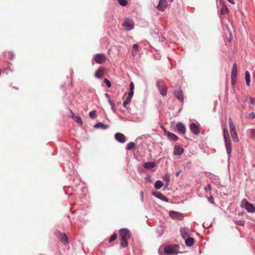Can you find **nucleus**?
<instances>
[{
    "instance_id": "58836bf2",
    "label": "nucleus",
    "mask_w": 255,
    "mask_h": 255,
    "mask_svg": "<svg viewBox=\"0 0 255 255\" xmlns=\"http://www.w3.org/2000/svg\"><path fill=\"white\" fill-rule=\"evenodd\" d=\"M237 77L231 76V84L235 85L236 82Z\"/></svg>"
},
{
    "instance_id": "412c9836",
    "label": "nucleus",
    "mask_w": 255,
    "mask_h": 255,
    "mask_svg": "<svg viewBox=\"0 0 255 255\" xmlns=\"http://www.w3.org/2000/svg\"><path fill=\"white\" fill-rule=\"evenodd\" d=\"M174 95L180 102L183 101V94L182 91H179L174 92Z\"/></svg>"
},
{
    "instance_id": "4468645a",
    "label": "nucleus",
    "mask_w": 255,
    "mask_h": 255,
    "mask_svg": "<svg viewBox=\"0 0 255 255\" xmlns=\"http://www.w3.org/2000/svg\"><path fill=\"white\" fill-rule=\"evenodd\" d=\"M105 69L102 67L96 71L95 76L98 79H101L104 75Z\"/></svg>"
},
{
    "instance_id": "72a5a7b5",
    "label": "nucleus",
    "mask_w": 255,
    "mask_h": 255,
    "mask_svg": "<svg viewBox=\"0 0 255 255\" xmlns=\"http://www.w3.org/2000/svg\"><path fill=\"white\" fill-rule=\"evenodd\" d=\"M221 12L222 14H223L227 13L228 12V8L225 6H223L221 8Z\"/></svg>"
},
{
    "instance_id": "603ef678",
    "label": "nucleus",
    "mask_w": 255,
    "mask_h": 255,
    "mask_svg": "<svg viewBox=\"0 0 255 255\" xmlns=\"http://www.w3.org/2000/svg\"><path fill=\"white\" fill-rule=\"evenodd\" d=\"M251 102L252 104H254L255 103V102H254V99L253 98H251Z\"/></svg>"
},
{
    "instance_id": "c85d7f7f",
    "label": "nucleus",
    "mask_w": 255,
    "mask_h": 255,
    "mask_svg": "<svg viewBox=\"0 0 255 255\" xmlns=\"http://www.w3.org/2000/svg\"><path fill=\"white\" fill-rule=\"evenodd\" d=\"M139 46L137 44H133L132 46V54L134 55L138 51Z\"/></svg>"
},
{
    "instance_id": "7ed1b4c3",
    "label": "nucleus",
    "mask_w": 255,
    "mask_h": 255,
    "mask_svg": "<svg viewBox=\"0 0 255 255\" xmlns=\"http://www.w3.org/2000/svg\"><path fill=\"white\" fill-rule=\"evenodd\" d=\"M229 125L230 132L233 141L238 142L239 141V137L231 118L229 119Z\"/></svg>"
},
{
    "instance_id": "f8f14e48",
    "label": "nucleus",
    "mask_w": 255,
    "mask_h": 255,
    "mask_svg": "<svg viewBox=\"0 0 255 255\" xmlns=\"http://www.w3.org/2000/svg\"><path fill=\"white\" fill-rule=\"evenodd\" d=\"M177 130L181 133L184 134L186 132V128L183 123L178 122L176 124Z\"/></svg>"
},
{
    "instance_id": "79ce46f5",
    "label": "nucleus",
    "mask_w": 255,
    "mask_h": 255,
    "mask_svg": "<svg viewBox=\"0 0 255 255\" xmlns=\"http://www.w3.org/2000/svg\"><path fill=\"white\" fill-rule=\"evenodd\" d=\"M133 95V91H130V92L128 93V96L127 98L128 99H131V98L132 97Z\"/></svg>"
},
{
    "instance_id": "a18cd8bd",
    "label": "nucleus",
    "mask_w": 255,
    "mask_h": 255,
    "mask_svg": "<svg viewBox=\"0 0 255 255\" xmlns=\"http://www.w3.org/2000/svg\"><path fill=\"white\" fill-rule=\"evenodd\" d=\"M208 201L212 204H213L214 203V198L213 196H211L208 198Z\"/></svg>"
},
{
    "instance_id": "8fccbe9b",
    "label": "nucleus",
    "mask_w": 255,
    "mask_h": 255,
    "mask_svg": "<svg viewBox=\"0 0 255 255\" xmlns=\"http://www.w3.org/2000/svg\"><path fill=\"white\" fill-rule=\"evenodd\" d=\"M230 3L232 4H234L235 2L233 0H227Z\"/></svg>"
},
{
    "instance_id": "ddd939ff",
    "label": "nucleus",
    "mask_w": 255,
    "mask_h": 255,
    "mask_svg": "<svg viewBox=\"0 0 255 255\" xmlns=\"http://www.w3.org/2000/svg\"><path fill=\"white\" fill-rule=\"evenodd\" d=\"M116 139L121 143H124L126 141L125 136L121 133L118 132L115 135Z\"/></svg>"
},
{
    "instance_id": "a878e982",
    "label": "nucleus",
    "mask_w": 255,
    "mask_h": 255,
    "mask_svg": "<svg viewBox=\"0 0 255 255\" xmlns=\"http://www.w3.org/2000/svg\"><path fill=\"white\" fill-rule=\"evenodd\" d=\"M245 79L247 85L249 86L251 81V78L250 73L248 71L245 72Z\"/></svg>"
},
{
    "instance_id": "c03bdc74",
    "label": "nucleus",
    "mask_w": 255,
    "mask_h": 255,
    "mask_svg": "<svg viewBox=\"0 0 255 255\" xmlns=\"http://www.w3.org/2000/svg\"><path fill=\"white\" fill-rule=\"evenodd\" d=\"M130 91H133L134 86L133 82H131L129 84Z\"/></svg>"
},
{
    "instance_id": "bb28decb",
    "label": "nucleus",
    "mask_w": 255,
    "mask_h": 255,
    "mask_svg": "<svg viewBox=\"0 0 255 255\" xmlns=\"http://www.w3.org/2000/svg\"><path fill=\"white\" fill-rule=\"evenodd\" d=\"M163 179L166 182L165 187H167L170 181V175L168 174H166L163 176Z\"/></svg>"
},
{
    "instance_id": "4d7b16f0",
    "label": "nucleus",
    "mask_w": 255,
    "mask_h": 255,
    "mask_svg": "<svg viewBox=\"0 0 255 255\" xmlns=\"http://www.w3.org/2000/svg\"><path fill=\"white\" fill-rule=\"evenodd\" d=\"M170 2H172L173 0H169Z\"/></svg>"
},
{
    "instance_id": "4c0bfd02",
    "label": "nucleus",
    "mask_w": 255,
    "mask_h": 255,
    "mask_svg": "<svg viewBox=\"0 0 255 255\" xmlns=\"http://www.w3.org/2000/svg\"><path fill=\"white\" fill-rule=\"evenodd\" d=\"M204 189L206 192L210 191L212 189L211 185L210 184H208L207 186L204 188Z\"/></svg>"
},
{
    "instance_id": "de8ad7c7",
    "label": "nucleus",
    "mask_w": 255,
    "mask_h": 255,
    "mask_svg": "<svg viewBox=\"0 0 255 255\" xmlns=\"http://www.w3.org/2000/svg\"><path fill=\"white\" fill-rule=\"evenodd\" d=\"M140 197H141V200L142 201L143 200V192L142 191H141L140 192Z\"/></svg>"
},
{
    "instance_id": "ea45409f",
    "label": "nucleus",
    "mask_w": 255,
    "mask_h": 255,
    "mask_svg": "<svg viewBox=\"0 0 255 255\" xmlns=\"http://www.w3.org/2000/svg\"><path fill=\"white\" fill-rule=\"evenodd\" d=\"M248 118L250 119H253L255 118V113L252 112L248 115Z\"/></svg>"
},
{
    "instance_id": "37998d69",
    "label": "nucleus",
    "mask_w": 255,
    "mask_h": 255,
    "mask_svg": "<svg viewBox=\"0 0 255 255\" xmlns=\"http://www.w3.org/2000/svg\"><path fill=\"white\" fill-rule=\"evenodd\" d=\"M251 133V138L255 137V129H252Z\"/></svg>"
},
{
    "instance_id": "a211bd4d",
    "label": "nucleus",
    "mask_w": 255,
    "mask_h": 255,
    "mask_svg": "<svg viewBox=\"0 0 255 255\" xmlns=\"http://www.w3.org/2000/svg\"><path fill=\"white\" fill-rule=\"evenodd\" d=\"M58 237L61 242L64 244H67L68 243V238L65 234L59 233Z\"/></svg>"
},
{
    "instance_id": "0eeeda50",
    "label": "nucleus",
    "mask_w": 255,
    "mask_h": 255,
    "mask_svg": "<svg viewBox=\"0 0 255 255\" xmlns=\"http://www.w3.org/2000/svg\"><path fill=\"white\" fill-rule=\"evenodd\" d=\"M122 25L126 30H130L134 27V22L131 18H126L123 21Z\"/></svg>"
},
{
    "instance_id": "9b49d317",
    "label": "nucleus",
    "mask_w": 255,
    "mask_h": 255,
    "mask_svg": "<svg viewBox=\"0 0 255 255\" xmlns=\"http://www.w3.org/2000/svg\"><path fill=\"white\" fill-rule=\"evenodd\" d=\"M190 129L193 134L198 135L200 133L199 127L195 123H191L189 126Z\"/></svg>"
},
{
    "instance_id": "b1692460",
    "label": "nucleus",
    "mask_w": 255,
    "mask_h": 255,
    "mask_svg": "<svg viewBox=\"0 0 255 255\" xmlns=\"http://www.w3.org/2000/svg\"><path fill=\"white\" fill-rule=\"evenodd\" d=\"M169 214L172 218L175 219H178L180 217V214L175 211H170Z\"/></svg>"
},
{
    "instance_id": "f257e3e1",
    "label": "nucleus",
    "mask_w": 255,
    "mask_h": 255,
    "mask_svg": "<svg viewBox=\"0 0 255 255\" xmlns=\"http://www.w3.org/2000/svg\"><path fill=\"white\" fill-rule=\"evenodd\" d=\"M120 236L121 237V245L123 248L128 246V240L130 238V232L127 229H122L120 231Z\"/></svg>"
},
{
    "instance_id": "dca6fc26",
    "label": "nucleus",
    "mask_w": 255,
    "mask_h": 255,
    "mask_svg": "<svg viewBox=\"0 0 255 255\" xmlns=\"http://www.w3.org/2000/svg\"><path fill=\"white\" fill-rule=\"evenodd\" d=\"M210 178V179H211L212 182L213 184H214L216 185H218L220 184V178L218 176L215 175L214 174H211Z\"/></svg>"
},
{
    "instance_id": "7c9ffc66",
    "label": "nucleus",
    "mask_w": 255,
    "mask_h": 255,
    "mask_svg": "<svg viewBox=\"0 0 255 255\" xmlns=\"http://www.w3.org/2000/svg\"><path fill=\"white\" fill-rule=\"evenodd\" d=\"M89 117L91 118V119H95L97 117V114H96V112L94 110L93 111H91L90 113H89Z\"/></svg>"
},
{
    "instance_id": "09e8293b",
    "label": "nucleus",
    "mask_w": 255,
    "mask_h": 255,
    "mask_svg": "<svg viewBox=\"0 0 255 255\" xmlns=\"http://www.w3.org/2000/svg\"><path fill=\"white\" fill-rule=\"evenodd\" d=\"M180 173H181L180 171H178L176 172L175 173V176H177V177L179 176L180 174Z\"/></svg>"
},
{
    "instance_id": "a19ab883",
    "label": "nucleus",
    "mask_w": 255,
    "mask_h": 255,
    "mask_svg": "<svg viewBox=\"0 0 255 255\" xmlns=\"http://www.w3.org/2000/svg\"><path fill=\"white\" fill-rule=\"evenodd\" d=\"M116 239H117V235L114 234L111 237V238L109 240V242H112V241L115 240Z\"/></svg>"
},
{
    "instance_id": "9d476101",
    "label": "nucleus",
    "mask_w": 255,
    "mask_h": 255,
    "mask_svg": "<svg viewBox=\"0 0 255 255\" xmlns=\"http://www.w3.org/2000/svg\"><path fill=\"white\" fill-rule=\"evenodd\" d=\"M167 1L166 0H160L157 6V8L161 11H163L167 6Z\"/></svg>"
},
{
    "instance_id": "4be33fe9",
    "label": "nucleus",
    "mask_w": 255,
    "mask_h": 255,
    "mask_svg": "<svg viewBox=\"0 0 255 255\" xmlns=\"http://www.w3.org/2000/svg\"><path fill=\"white\" fill-rule=\"evenodd\" d=\"M94 127L96 128H101L103 129H106L109 128V126L106 124H104L102 123H98L95 125Z\"/></svg>"
},
{
    "instance_id": "f03ea898",
    "label": "nucleus",
    "mask_w": 255,
    "mask_h": 255,
    "mask_svg": "<svg viewBox=\"0 0 255 255\" xmlns=\"http://www.w3.org/2000/svg\"><path fill=\"white\" fill-rule=\"evenodd\" d=\"M223 136L225 141V147L227 149L229 158H230L232 150V143L228 131L226 128L223 129Z\"/></svg>"
},
{
    "instance_id": "6ab92c4d",
    "label": "nucleus",
    "mask_w": 255,
    "mask_h": 255,
    "mask_svg": "<svg viewBox=\"0 0 255 255\" xmlns=\"http://www.w3.org/2000/svg\"><path fill=\"white\" fill-rule=\"evenodd\" d=\"M185 245L187 247H191L194 243V239L190 237L186 238L185 239Z\"/></svg>"
},
{
    "instance_id": "5fc2aeb1",
    "label": "nucleus",
    "mask_w": 255,
    "mask_h": 255,
    "mask_svg": "<svg viewBox=\"0 0 255 255\" xmlns=\"http://www.w3.org/2000/svg\"><path fill=\"white\" fill-rule=\"evenodd\" d=\"M253 77L255 79V72H254V74H253Z\"/></svg>"
},
{
    "instance_id": "cd10ccee",
    "label": "nucleus",
    "mask_w": 255,
    "mask_h": 255,
    "mask_svg": "<svg viewBox=\"0 0 255 255\" xmlns=\"http://www.w3.org/2000/svg\"><path fill=\"white\" fill-rule=\"evenodd\" d=\"M163 186V182L160 180H157L154 184V187L156 189H159Z\"/></svg>"
},
{
    "instance_id": "5701e85b",
    "label": "nucleus",
    "mask_w": 255,
    "mask_h": 255,
    "mask_svg": "<svg viewBox=\"0 0 255 255\" xmlns=\"http://www.w3.org/2000/svg\"><path fill=\"white\" fill-rule=\"evenodd\" d=\"M167 136L169 139L173 141H176L178 139V136L175 134L169 132L167 133Z\"/></svg>"
},
{
    "instance_id": "2eb2a0df",
    "label": "nucleus",
    "mask_w": 255,
    "mask_h": 255,
    "mask_svg": "<svg viewBox=\"0 0 255 255\" xmlns=\"http://www.w3.org/2000/svg\"><path fill=\"white\" fill-rule=\"evenodd\" d=\"M184 152V149L179 145H175L174 148V154L175 155H180Z\"/></svg>"
},
{
    "instance_id": "f3484780",
    "label": "nucleus",
    "mask_w": 255,
    "mask_h": 255,
    "mask_svg": "<svg viewBox=\"0 0 255 255\" xmlns=\"http://www.w3.org/2000/svg\"><path fill=\"white\" fill-rule=\"evenodd\" d=\"M153 194L155 197L160 199L162 201L165 202H168V199L159 192H154Z\"/></svg>"
},
{
    "instance_id": "473e14b6",
    "label": "nucleus",
    "mask_w": 255,
    "mask_h": 255,
    "mask_svg": "<svg viewBox=\"0 0 255 255\" xmlns=\"http://www.w3.org/2000/svg\"><path fill=\"white\" fill-rule=\"evenodd\" d=\"M234 222L240 226H243L245 224V221L244 220H236Z\"/></svg>"
},
{
    "instance_id": "423d86ee",
    "label": "nucleus",
    "mask_w": 255,
    "mask_h": 255,
    "mask_svg": "<svg viewBox=\"0 0 255 255\" xmlns=\"http://www.w3.org/2000/svg\"><path fill=\"white\" fill-rule=\"evenodd\" d=\"M156 85L158 89L160 94L162 96H165L167 94V89L164 82L162 80H159L157 81Z\"/></svg>"
},
{
    "instance_id": "aec40b11",
    "label": "nucleus",
    "mask_w": 255,
    "mask_h": 255,
    "mask_svg": "<svg viewBox=\"0 0 255 255\" xmlns=\"http://www.w3.org/2000/svg\"><path fill=\"white\" fill-rule=\"evenodd\" d=\"M155 163L152 161L146 162H145L143 164V167L145 169H151L155 167Z\"/></svg>"
},
{
    "instance_id": "3c124183",
    "label": "nucleus",
    "mask_w": 255,
    "mask_h": 255,
    "mask_svg": "<svg viewBox=\"0 0 255 255\" xmlns=\"http://www.w3.org/2000/svg\"><path fill=\"white\" fill-rule=\"evenodd\" d=\"M105 96L108 98V99H109V98H110V95H109L108 94H107V93H106V94H105Z\"/></svg>"
},
{
    "instance_id": "13d9d810",
    "label": "nucleus",
    "mask_w": 255,
    "mask_h": 255,
    "mask_svg": "<svg viewBox=\"0 0 255 255\" xmlns=\"http://www.w3.org/2000/svg\"><path fill=\"white\" fill-rule=\"evenodd\" d=\"M162 234V233H161V234H160L159 236H161V235Z\"/></svg>"
},
{
    "instance_id": "c756f323",
    "label": "nucleus",
    "mask_w": 255,
    "mask_h": 255,
    "mask_svg": "<svg viewBox=\"0 0 255 255\" xmlns=\"http://www.w3.org/2000/svg\"><path fill=\"white\" fill-rule=\"evenodd\" d=\"M135 145V144L134 143V142H130L129 143H128V145H127V147H126V149L127 150H130L131 149H132V148H133Z\"/></svg>"
},
{
    "instance_id": "f704fd0d",
    "label": "nucleus",
    "mask_w": 255,
    "mask_h": 255,
    "mask_svg": "<svg viewBox=\"0 0 255 255\" xmlns=\"http://www.w3.org/2000/svg\"><path fill=\"white\" fill-rule=\"evenodd\" d=\"M131 100L130 99H128V98H127L126 100L123 103V106L124 107H126L127 105H128L129 103H130L131 102Z\"/></svg>"
},
{
    "instance_id": "864d4df0",
    "label": "nucleus",
    "mask_w": 255,
    "mask_h": 255,
    "mask_svg": "<svg viewBox=\"0 0 255 255\" xmlns=\"http://www.w3.org/2000/svg\"><path fill=\"white\" fill-rule=\"evenodd\" d=\"M112 110H113V111L114 112H115V108H114V105H113V108H112Z\"/></svg>"
},
{
    "instance_id": "2f4dec72",
    "label": "nucleus",
    "mask_w": 255,
    "mask_h": 255,
    "mask_svg": "<svg viewBox=\"0 0 255 255\" xmlns=\"http://www.w3.org/2000/svg\"><path fill=\"white\" fill-rule=\"evenodd\" d=\"M119 4L123 6H126L128 4V2L127 0H118Z\"/></svg>"
},
{
    "instance_id": "39448f33",
    "label": "nucleus",
    "mask_w": 255,
    "mask_h": 255,
    "mask_svg": "<svg viewBox=\"0 0 255 255\" xmlns=\"http://www.w3.org/2000/svg\"><path fill=\"white\" fill-rule=\"evenodd\" d=\"M241 207L245 208L249 213H254L255 212V207L251 203H250L246 199L242 200Z\"/></svg>"
},
{
    "instance_id": "1a4fd4ad",
    "label": "nucleus",
    "mask_w": 255,
    "mask_h": 255,
    "mask_svg": "<svg viewBox=\"0 0 255 255\" xmlns=\"http://www.w3.org/2000/svg\"><path fill=\"white\" fill-rule=\"evenodd\" d=\"M180 232L181 236L184 239L190 237L191 235L189 228L186 227L181 228Z\"/></svg>"
},
{
    "instance_id": "20e7f679",
    "label": "nucleus",
    "mask_w": 255,
    "mask_h": 255,
    "mask_svg": "<svg viewBox=\"0 0 255 255\" xmlns=\"http://www.w3.org/2000/svg\"><path fill=\"white\" fill-rule=\"evenodd\" d=\"M179 248L178 245L166 246L164 248V252L166 255H176L178 254L177 251Z\"/></svg>"
},
{
    "instance_id": "6e6d98bb",
    "label": "nucleus",
    "mask_w": 255,
    "mask_h": 255,
    "mask_svg": "<svg viewBox=\"0 0 255 255\" xmlns=\"http://www.w3.org/2000/svg\"><path fill=\"white\" fill-rule=\"evenodd\" d=\"M238 215H243V214H242V213H239L238 214Z\"/></svg>"
},
{
    "instance_id": "6e6552de",
    "label": "nucleus",
    "mask_w": 255,
    "mask_h": 255,
    "mask_svg": "<svg viewBox=\"0 0 255 255\" xmlns=\"http://www.w3.org/2000/svg\"><path fill=\"white\" fill-rule=\"evenodd\" d=\"M94 59L96 63L98 64H102L106 60L105 54H97L95 55Z\"/></svg>"
},
{
    "instance_id": "393cba45",
    "label": "nucleus",
    "mask_w": 255,
    "mask_h": 255,
    "mask_svg": "<svg viewBox=\"0 0 255 255\" xmlns=\"http://www.w3.org/2000/svg\"><path fill=\"white\" fill-rule=\"evenodd\" d=\"M237 68L236 63H234L233 65L231 76L237 77Z\"/></svg>"
},
{
    "instance_id": "c9c22d12",
    "label": "nucleus",
    "mask_w": 255,
    "mask_h": 255,
    "mask_svg": "<svg viewBox=\"0 0 255 255\" xmlns=\"http://www.w3.org/2000/svg\"><path fill=\"white\" fill-rule=\"evenodd\" d=\"M75 121L78 124L82 125L83 124L82 120L79 116H77L75 117Z\"/></svg>"
},
{
    "instance_id": "49530a36",
    "label": "nucleus",
    "mask_w": 255,
    "mask_h": 255,
    "mask_svg": "<svg viewBox=\"0 0 255 255\" xmlns=\"http://www.w3.org/2000/svg\"><path fill=\"white\" fill-rule=\"evenodd\" d=\"M108 102H109V103L110 105H111V108H113V105H114V103H113V102L112 101V100H111V98H109V99H108Z\"/></svg>"
},
{
    "instance_id": "e433bc0d",
    "label": "nucleus",
    "mask_w": 255,
    "mask_h": 255,
    "mask_svg": "<svg viewBox=\"0 0 255 255\" xmlns=\"http://www.w3.org/2000/svg\"><path fill=\"white\" fill-rule=\"evenodd\" d=\"M104 82L108 88H110L111 87V82L108 79L105 78L104 79Z\"/></svg>"
}]
</instances>
